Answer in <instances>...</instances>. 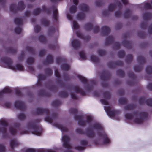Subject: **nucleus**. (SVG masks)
Segmentation results:
<instances>
[{
  "instance_id": "obj_1",
  "label": "nucleus",
  "mask_w": 152,
  "mask_h": 152,
  "mask_svg": "<svg viewBox=\"0 0 152 152\" xmlns=\"http://www.w3.org/2000/svg\"><path fill=\"white\" fill-rule=\"evenodd\" d=\"M40 120L37 119L34 121H28L27 124L28 129L32 130V133L35 135L40 136L42 133V129L39 125H37L36 123H39Z\"/></svg>"
},
{
  "instance_id": "obj_2",
  "label": "nucleus",
  "mask_w": 152,
  "mask_h": 152,
  "mask_svg": "<svg viewBox=\"0 0 152 152\" xmlns=\"http://www.w3.org/2000/svg\"><path fill=\"white\" fill-rule=\"evenodd\" d=\"M92 128L101 131L98 132L97 134L101 138L103 139V143L104 144H109L110 143V139L108 137L106 133L103 131V127L100 124L95 123L92 126Z\"/></svg>"
},
{
  "instance_id": "obj_3",
  "label": "nucleus",
  "mask_w": 152,
  "mask_h": 152,
  "mask_svg": "<svg viewBox=\"0 0 152 152\" xmlns=\"http://www.w3.org/2000/svg\"><path fill=\"white\" fill-rule=\"evenodd\" d=\"M1 61L5 64L9 68L12 70H17L23 71V66L21 64H17L15 65V66L12 65L13 61L9 58L3 57L1 59Z\"/></svg>"
},
{
  "instance_id": "obj_4",
  "label": "nucleus",
  "mask_w": 152,
  "mask_h": 152,
  "mask_svg": "<svg viewBox=\"0 0 152 152\" xmlns=\"http://www.w3.org/2000/svg\"><path fill=\"white\" fill-rule=\"evenodd\" d=\"M25 5L23 1H20L18 3V6H17L15 4H12L10 6V11L16 13L18 11H21L24 10Z\"/></svg>"
},
{
  "instance_id": "obj_5",
  "label": "nucleus",
  "mask_w": 152,
  "mask_h": 152,
  "mask_svg": "<svg viewBox=\"0 0 152 152\" xmlns=\"http://www.w3.org/2000/svg\"><path fill=\"white\" fill-rule=\"evenodd\" d=\"M111 77V74L108 71H104L100 76V78L103 80L101 83L102 86L104 88H106L108 86V83L104 82L109 80Z\"/></svg>"
},
{
  "instance_id": "obj_6",
  "label": "nucleus",
  "mask_w": 152,
  "mask_h": 152,
  "mask_svg": "<svg viewBox=\"0 0 152 152\" xmlns=\"http://www.w3.org/2000/svg\"><path fill=\"white\" fill-rule=\"evenodd\" d=\"M76 132L79 134H86V136L89 138H91L95 135L94 132L90 128H88L86 129V132H85L80 128H77L76 129Z\"/></svg>"
},
{
  "instance_id": "obj_7",
  "label": "nucleus",
  "mask_w": 152,
  "mask_h": 152,
  "mask_svg": "<svg viewBox=\"0 0 152 152\" xmlns=\"http://www.w3.org/2000/svg\"><path fill=\"white\" fill-rule=\"evenodd\" d=\"M140 118H136L134 120V122L136 124H140L143 122V120L147 118L148 114L145 112H141L139 113Z\"/></svg>"
},
{
  "instance_id": "obj_8",
  "label": "nucleus",
  "mask_w": 152,
  "mask_h": 152,
  "mask_svg": "<svg viewBox=\"0 0 152 152\" xmlns=\"http://www.w3.org/2000/svg\"><path fill=\"white\" fill-rule=\"evenodd\" d=\"M50 111L48 108L38 107L36 108L35 113L37 115H42L45 114L48 115L50 113Z\"/></svg>"
},
{
  "instance_id": "obj_9",
  "label": "nucleus",
  "mask_w": 152,
  "mask_h": 152,
  "mask_svg": "<svg viewBox=\"0 0 152 152\" xmlns=\"http://www.w3.org/2000/svg\"><path fill=\"white\" fill-rule=\"evenodd\" d=\"M123 65V62L121 61H117L115 62L110 61L108 64V67L110 68L113 69L115 68L117 66H121Z\"/></svg>"
},
{
  "instance_id": "obj_10",
  "label": "nucleus",
  "mask_w": 152,
  "mask_h": 152,
  "mask_svg": "<svg viewBox=\"0 0 152 152\" xmlns=\"http://www.w3.org/2000/svg\"><path fill=\"white\" fill-rule=\"evenodd\" d=\"M14 106L16 109L21 110H24L26 109V106L24 103L21 101H15Z\"/></svg>"
},
{
  "instance_id": "obj_11",
  "label": "nucleus",
  "mask_w": 152,
  "mask_h": 152,
  "mask_svg": "<svg viewBox=\"0 0 152 152\" xmlns=\"http://www.w3.org/2000/svg\"><path fill=\"white\" fill-rule=\"evenodd\" d=\"M62 139L63 142V146L67 149H71V147L69 143L70 140L69 137L64 135L62 137Z\"/></svg>"
},
{
  "instance_id": "obj_12",
  "label": "nucleus",
  "mask_w": 152,
  "mask_h": 152,
  "mask_svg": "<svg viewBox=\"0 0 152 152\" xmlns=\"http://www.w3.org/2000/svg\"><path fill=\"white\" fill-rule=\"evenodd\" d=\"M74 118L75 120H78V124L81 126H84L86 125L85 121L83 119V117L82 115H78L75 114L74 116Z\"/></svg>"
},
{
  "instance_id": "obj_13",
  "label": "nucleus",
  "mask_w": 152,
  "mask_h": 152,
  "mask_svg": "<svg viewBox=\"0 0 152 152\" xmlns=\"http://www.w3.org/2000/svg\"><path fill=\"white\" fill-rule=\"evenodd\" d=\"M104 108L107 115L111 117L115 116L116 113V110H111L110 107H109L104 106Z\"/></svg>"
},
{
  "instance_id": "obj_14",
  "label": "nucleus",
  "mask_w": 152,
  "mask_h": 152,
  "mask_svg": "<svg viewBox=\"0 0 152 152\" xmlns=\"http://www.w3.org/2000/svg\"><path fill=\"white\" fill-rule=\"evenodd\" d=\"M101 34L103 36H106L108 35L111 31L110 28L106 26H103L101 28Z\"/></svg>"
},
{
  "instance_id": "obj_15",
  "label": "nucleus",
  "mask_w": 152,
  "mask_h": 152,
  "mask_svg": "<svg viewBox=\"0 0 152 152\" xmlns=\"http://www.w3.org/2000/svg\"><path fill=\"white\" fill-rule=\"evenodd\" d=\"M53 58L52 55L51 54H49L47 55L46 59L43 62L44 65L50 64L53 63Z\"/></svg>"
},
{
  "instance_id": "obj_16",
  "label": "nucleus",
  "mask_w": 152,
  "mask_h": 152,
  "mask_svg": "<svg viewBox=\"0 0 152 152\" xmlns=\"http://www.w3.org/2000/svg\"><path fill=\"white\" fill-rule=\"evenodd\" d=\"M72 46L75 50H77L81 46L80 41L77 39L73 40L71 42Z\"/></svg>"
},
{
  "instance_id": "obj_17",
  "label": "nucleus",
  "mask_w": 152,
  "mask_h": 152,
  "mask_svg": "<svg viewBox=\"0 0 152 152\" xmlns=\"http://www.w3.org/2000/svg\"><path fill=\"white\" fill-rule=\"evenodd\" d=\"M73 90L77 93H80L82 96H85L86 95V92L78 86H74L73 87Z\"/></svg>"
},
{
  "instance_id": "obj_18",
  "label": "nucleus",
  "mask_w": 152,
  "mask_h": 152,
  "mask_svg": "<svg viewBox=\"0 0 152 152\" xmlns=\"http://www.w3.org/2000/svg\"><path fill=\"white\" fill-rule=\"evenodd\" d=\"M123 46L128 49H131L132 47V43L131 41H127L126 39L124 40L122 42Z\"/></svg>"
},
{
  "instance_id": "obj_19",
  "label": "nucleus",
  "mask_w": 152,
  "mask_h": 152,
  "mask_svg": "<svg viewBox=\"0 0 152 152\" xmlns=\"http://www.w3.org/2000/svg\"><path fill=\"white\" fill-rule=\"evenodd\" d=\"M38 95L39 96H45L47 97H50L51 96L50 93L46 92L43 90L40 91L38 93Z\"/></svg>"
},
{
  "instance_id": "obj_20",
  "label": "nucleus",
  "mask_w": 152,
  "mask_h": 152,
  "mask_svg": "<svg viewBox=\"0 0 152 152\" xmlns=\"http://www.w3.org/2000/svg\"><path fill=\"white\" fill-rule=\"evenodd\" d=\"M53 124L54 126L60 129L61 131L62 132H67L68 131V129L66 127L63 126L60 124L56 123H53Z\"/></svg>"
},
{
  "instance_id": "obj_21",
  "label": "nucleus",
  "mask_w": 152,
  "mask_h": 152,
  "mask_svg": "<svg viewBox=\"0 0 152 152\" xmlns=\"http://www.w3.org/2000/svg\"><path fill=\"white\" fill-rule=\"evenodd\" d=\"M80 10L83 12H87L89 10L88 6L85 4H81L79 5Z\"/></svg>"
},
{
  "instance_id": "obj_22",
  "label": "nucleus",
  "mask_w": 152,
  "mask_h": 152,
  "mask_svg": "<svg viewBox=\"0 0 152 152\" xmlns=\"http://www.w3.org/2000/svg\"><path fill=\"white\" fill-rule=\"evenodd\" d=\"M114 38L112 36H110L107 37L105 42L106 45H108L111 44L114 41Z\"/></svg>"
},
{
  "instance_id": "obj_23",
  "label": "nucleus",
  "mask_w": 152,
  "mask_h": 152,
  "mask_svg": "<svg viewBox=\"0 0 152 152\" xmlns=\"http://www.w3.org/2000/svg\"><path fill=\"white\" fill-rule=\"evenodd\" d=\"M142 17L144 20H147L152 18V15L150 12H145L143 14Z\"/></svg>"
},
{
  "instance_id": "obj_24",
  "label": "nucleus",
  "mask_w": 152,
  "mask_h": 152,
  "mask_svg": "<svg viewBox=\"0 0 152 152\" xmlns=\"http://www.w3.org/2000/svg\"><path fill=\"white\" fill-rule=\"evenodd\" d=\"M18 143L15 139H12L11 140L10 146L12 149H13L15 147L18 146Z\"/></svg>"
},
{
  "instance_id": "obj_25",
  "label": "nucleus",
  "mask_w": 152,
  "mask_h": 152,
  "mask_svg": "<svg viewBox=\"0 0 152 152\" xmlns=\"http://www.w3.org/2000/svg\"><path fill=\"white\" fill-rule=\"evenodd\" d=\"M51 9L54 10L53 11V18L55 20H57L58 15V12L57 7L53 6Z\"/></svg>"
},
{
  "instance_id": "obj_26",
  "label": "nucleus",
  "mask_w": 152,
  "mask_h": 152,
  "mask_svg": "<svg viewBox=\"0 0 152 152\" xmlns=\"http://www.w3.org/2000/svg\"><path fill=\"white\" fill-rule=\"evenodd\" d=\"M137 61L140 64H145L146 62L145 58L141 56H139L137 57Z\"/></svg>"
},
{
  "instance_id": "obj_27",
  "label": "nucleus",
  "mask_w": 152,
  "mask_h": 152,
  "mask_svg": "<svg viewBox=\"0 0 152 152\" xmlns=\"http://www.w3.org/2000/svg\"><path fill=\"white\" fill-rule=\"evenodd\" d=\"M132 14V12L129 9L126 10L124 14V17L125 19L129 18Z\"/></svg>"
},
{
  "instance_id": "obj_28",
  "label": "nucleus",
  "mask_w": 152,
  "mask_h": 152,
  "mask_svg": "<svg viewBox=\"0 0 152 152\" xmlns=\"http://www.w3.org/2000/svg\"><path fill=\"white\" fill-rule=\"evenodd\" d=\"M84 27L86 30L89 31L93 28V25L91 23H87L85 25Z\"/></svg>"
},
{
  "instance_id": "obj_29",
  "label": "nucleus",
  "mask_w": 152,
  "mask_h": 152,
  "mask_svg": "<svg viewBox=\"0 0 152 152\" xmlns=\"http://www.w3.org/2000/svg\"><path fill=\"white\" fill-rule=\"evenodd\" d=\"M17 50V49L16 48H13L11 47H10L7 49L6 51L7 53L13 54L16 53Z\"/></svg>"
},
{
  "instance_id": "obj_30",
  "label": "nucleus",
  "mask_w": 152,
  "mask_h": 152,
  "mask_svg": "<svg viewBox=\"0 0 152 152\" xmlns=\"http://www.w3.org/2000/svg\"><path fill=\"white\" fill-rule=\"evenodd\" d=\"M77 17L78 20H83L85 17V14L82 12H79L77 14Z\"/></svg>"
},
{
  "instance_id": "obj_31",
  "label": "nucleus",
  "mask_w": 152,
  "mask_h": 152,
  "mask_svg": "<svg viewBox=\"0 0 152 152\" xmlns=\"http://www.w3.org/2000/svg\"><path fill=\"white\" fill-rule=\"evenodd\" d=\"M136 106L133 104H130L124 107V108L128 110H133L136 108Z\"/></svg>"
},
{
  "instance_id": "obj_32",
  "label": "nucleus",
  "mask_w": 152,
  "mask_h": 152,
  "mask_svg": "<svg viewBox=\"0 0 152 152\" xmlns=\"http://www.w3.org/2000/svg\"><path fill=\"white\" fill-rule=\"evenodd\" d=\"M41 22L42 24L46 27L48 26L50 24L49 21L45 18H42Z\"/></svg>"
},
{
  "instance_id": "obj_33",
  "label": "nucleus",
  "mask_w": 152,
  "mask_h": 152,
  "mask_svg": "<svg viewBox=\"0 0 152 152\" xmlns=\"http://www.w3.org/2000/svg\"><path fill=\"white\" fill-rule=\"evenodd\" d=\"M61 103V102L59 100H56L53 101L51 103L53 106L54 107H58L60 105Z\"/></svg>"
},
{
  "instance_id": "obj_34",
  "label": "nucleus",
  "mask_w": 152,
  "mask_h": 152,
  "mask_svg": "<svg viewBox=\"0 0 152 152\" xmlns=\"http://www.w3.org/2000/svg\"><path fill=\"white\" fill-rule=\"evenodd\" d=\"M119 103L121 104H125L127 103L128 100L125 98H121L118 99Z\"/></svg>"
},
{
  "instance_id": "obj_35",
  "label": "nucleus",
  "mask_w": 152,
  "mask_h": 152,
  "mask_svg": "<svg viewBox=\"0 0 152 152\" xmlns=\"http://www.w3.org/2000/svg\"><path fill=\"white\" fill-rule=\"evenodd\" d=\"M77 77L83 84H85L87 82V80L85 77L80 75H77Z\"/></svg>"
},
{
  "instance_id": "obj_36",
  "label": "nucleus",
  "mask_w": 152,
  "mask_h": 152,
  "mask_svg": "<svg viewBox=\"0 0 152 152\" xmlns=\"http://www.w3.org/2000/svg\"><path fill=\"white\" fill-rule=\"evenodd\" d=\"M59 96L63 98H66L68 97V94L65 91H61L58 93Z\"/></svg>"
},
{
  "instance_id": "obj_37",
  "label": "nucleus",
  "mask_w": 152,
  "mask_h": 152,
  "mask_svg": "<svg viewBox=\"0 0 152 152\" xmlns=\"http://www.w3.org/2000/svg\"><path fill=\"white\" fill-rule=\"evenodd\" d=\"M103 96L104 98L107 99H109L111 98V94L109 91L104 92L103 93Z\"/></svg>"
},
{
  "instance_id": "obj_38",
  "label": "nucleus",
  "mask_w": 152,
  "mask_h": 152,
  "mask_svg": "<svg viewBox=\"0 0 152 152\" xmlns=\"http://www.w3.org/2000/svg\"><path fill=\"white\" fill-rule=\"evenodd\" d=\"M133 59V56L131 54L128 55L126 58V61L127 63H130Z\"/></svg>"
},
{
  "instance_id": "obj_39",
  "label": "nucleus",
  "mask_w": 152,
  "mask_h": 152,
  "mask_svg": "<svg viewBox=\"0 0 152 152\" xmlns=\"http://www.w3.org/2000/svg\"><path fill=\"white\" fill-rule=\"evenodd\" d=\"M116 7L115 4H110L108 7V11L109 12L113 11L114 10Z\"/></svg>"
},
{
  "instance_id": "obj_40",
  "label": "nucleus",
  "mask_w": 152,
  "mask_h": 152,
  "mask_svg": "<svg viewBox=\"0 0 152 152\" xmlns=\"http://www.w3.org/2000/svg\"><path fill=\"white\" fill-rule=\"evenodd\" d=\"M41 10L40 8H37L34 9L33 12V14L37 16L39 15L41 12Z\"/></svg>"
},
{
  "instance_id": "obj_41",
  "label": "nucleus",
  "mask_w": 152,
  "mask_h": 152,
  "mask_svg": "<svg viewBox=\"0 0 152 152\" xmlns=\"http://www.w3.org/2000/svg\"><path fill=\"white\" fill-rule=\"evenodd\" d=\"M77 10V6L73 5L71 6L69 9V11L71 13H75L76 12Z\"/></svg>"
},
{
  "instance_id": "obj_42",
  "label": "nucleus",
  "mask_w": 152,
  "mask_h": 152,
  "mask_svg": "<svg viewBox=\"0 0 152 152\" xmlns=\"http://www.w3.org/2000/svg\"><path fill=\"white\" fill-rule=\"evenodd\" d=\"M44 71L46 74L48 76H51L53 73V70L49 68L45 69Z\"/></svg>"
},
{
  "instance_id": "obj_43",
  "label": "nucleus",
  "mask_w": 152,
  "mask_h": 152,
  "mask_svg": "<svg viewBox=\"0 0 152 152\" xmlns=\"http://www.w3.org/2000/svg\"><path fill=\"white\" fill-rule=\"evenodd\" d=\"M61 69L63 70L67 71L69 69V66L67 64H63L61 66Z\"/></svg>"
},
{
  "instance_id": "obj_44",
  "label": "nucleus",
  "mask_w": 152,
  "mask_h": 152,
  "mask_svg": "<svg viewBox=\"0 0 152 152\" xmlns=\"http://www.w3.org/2000/svg\"><path fill=\"white\" fill-rule=\"evenodd\" d=\"M90 58L91 60L94 63L98 62L99 61V58L94 55L91 56H90Z\"/></svg>"
},
{
  "instance_id": "obj_45",
  "label": "nucleus",
  "mask_w": 152,
  "mask_h": 152,
  "mask_svg": "<svg viewBox=\"0 0 152 152\" xmlns=\"http://www.w3.org/2000/svg\"><path fill=\"white\" fill-rule=\"evenodd\" d=\"M14 22L16 24L18 25H21L23 24L22 20L21 19L16 18L14 20Z\"/></svg>"
},
{
  "instance_id": "obj_46",
  "label": "nucleus",
  "mask_w": 152,
  "mask_h": 152,
  "mask_svg": "<svg viewBox=\"0 0 152 152\" xmlns=\"http://www.w3.org/2000/svg\"><path fill=\"white\" fill-rule=\"evenodd\" d=\"M38 39L39 41L42 43H45L47 42V40L43 35H40Z\"/></svg>"
},
{
  "instance_id": "obj_47",
  "label": "nucleus",
  "mask_w": 152,
  "mask_h": 152,
  "mask_svg": "<svg viewBox=\"0 0 152 152\" xmlns=\"http://www.w3.org/2000/svg\"><path fill=\"white\" fill-rule=\"evenodd\" d=\"M34 58L31 57H28L26 61L27 63L29 65H31L34 62Z\"/></svg>"
},
{
  "instance_id": "obj_48",
  "label": "nucleus",
  "mask_w": 152,
  "mask_h": 152,
  "mask_svg": "<svg viewBox=\"0 0 152 152\" xmlns=\"http://www.w3.org/2000/svg\"><path fill=\"white\" fill-rule=\"evenodd\" d=\"M17 118L19 120L23 121L26 119V116L24 113H21L18 115Z\"/></svg>"
},
{
  "instance_id": "obj_49",
  "label": "nucleus",
  "mask_w": 152,
  "mask_h": 152,
  "mask_svg": "<svg viewBox=\"0 0 152 152\" xmlns=\"http://www.w3.org/2000/svg\"><path fill=\"white\" fill-rule=\"evenodd\" d=\"M117 74L118 76L122 77H124L125 75L124 72L121 69L118 70L117 71Z\"/></svg>"
},
{
  "instance_id": "obj_50",
  "label": "nucleus",
  "mask_w": 152,
  "mask_h": 152,
  "mask_svg": "<svg viewBox=\"0 0 152 152\" xmlns=\"http://www.w3.org/2000/svg\"><path fill=\"white\" fill-rule=\"evenodd\" d=\"M2 92L4 94H10L12 92L11 90L9 88L5 87L2 91Z\"/></svg>"
},
{
  "instance_id": "obj_51",
  "label": "nucleus",
  "mask_w": 152,
  "mask_h": 152,
  "mask_svg": "<svg viewBox=\"0 0 152 152\" xmlns=\"http://www.w3.org/2000/svg\"><path fill=\"white\" fill-rule=\"evenodd\" d=\"M143 68V66L142 65H136L134 68V70L136 72H140L141 71Z\"/></svg>"
},
{
  "instance_id": "obj_52",
  "label": "nucleus",
  "mask_w": 152,
  "mask_h": 152,
  "mask_svg": "<svg viewBox=\"0 0 152 152\" xmlns=\"http://www.w3.org/2000/svg\"><path fill=\"white\" fill-rule=\"evenodd\" d=\"M66 61V59L64 58L61 57H58L56 59V63L57 64H59L62 62Z\"/></svg>"
},
{
  "instance_id": "obj_53",
  "label": "nucleus",
  "mask_w": 152,
  "mask_h": 152,
  "mask_svg": "<svg viewBox=\"0 0 152 152\" xmlns=\"http://www.w3.org/2000/svg\"><path fill=\"white\" fill-rule=\"evenodd\" d=\"M129 77L132 79H135L136 78V75L132 71L129 72L128 73Z\"/></svg>"
},
{
  "instance_id": "obj_54",
  "label": "nucleus",
  "mask_w": 152,
  "mask_h": 152,
  "mask_svg": "<svg viewBox=\"0 0 152 152\" xmlns=\"http://www.w3.org/2000/svg\"><path fill=\"white\" fill-rule=\"evenodd\" d=\"M125 55V53L123 50L119 51L118 53V55L119 58H123Z\"/></svg>"
},
{
  "instance_id": "obj_55",
  "label": "nucleus",
  "mask_w": 152,
  "mask_h": 152,
  "mask_svg": "<svg viewBox=\"0 0 152 152\" xmlns=\"http://www.w3.org/2000/svg\"><path fill=\"white\" fill-rule=\"evenodd\" d=\"M26 49L27 51L31 53L34 54L35 53V51L34 48H33L29 46H28L26 48Z\"/></svg>"
},
{
  "instance_id": "obj_56",
  "label": "nucleus",
  "mask_w": 152,
  "mask_h": 152,
  "mask_svg": "<svg viewBox=\"0 0 152 152\" xmlns=\"http://www.w3.org/2000/svg\"><path fill=\"white\" fill-rule=\"evenodd\" d=\"M147 73L150 74L152 73V66L150 65L148 66L146 69Z\"/></svg>"
},
{
  "instance_id": "obj_57",
  "label": "nucleus",
  "mask_w": 152,
  "mask_h": 152,
  "mask_svg": "<svg viewBox=\"0 0 152 152\" xmlns=\"http://www.w3.org/2000/svg\"><path fill=\"white\" fill-rule=\"evenodd\" d=\"M138 34V36L141 38H144L146 36V33L143 31H139Z\"/></svg>"
},
{
  "instance_id": "obj_58",
  "label": "nucleus",
  "mask_w": 152,
  "mask_h": 152,
  "mask_svg": "<svg viewBox=\"0 0 152 152\" xmlns=\"http://www.w3.org/2000/svg\"><path fill=\"white\" fill-rule=\"evenodd\" d=\"M125 118L128 120H131L133 118V115L132 113H127L125 114Z\"/></svg>"
},
{
  "instance_id": "obj_59",
  "label": "nucleus",
  "mask_w": 152,
  "mask_h": 152,
  "mask_svg": "<svg viewBox=\"0 0 152 152\" xmlns=\"http://www.w3.org/2000/svg\"><path fill=\"white\" fill-rule=\"evenodd\" d=\"M42 10L43 11L45 12L48 14H50L51 12V10L50 9H47L46 7L44 5L42 6Z\"/></svg>"
},
{
  "instance_id": "obj_60",
  "label": "nucleus",
  "mask_w": 152,
  "mask_h": 152,
  "mask_svg": "<svg viewBox=\"0 0 152 152\" xmlns=\"http://www.w3.org/2000/svg\"><path fill=\"white\" fill-rule=\"evenodd\" d=\"M146 104L149 106H152V98H149L145 100Z\"/></svg>"
},
{
  "instance_id": "obj_61",
  "label": "nucleus",
  "mask_w": 152,
  "mask_h": 152,
  "mask_svg": "<svg viewBox=\"0 0 152 152\" xmlns=\"http://www.w3.org/2000/svg\"><path fill=\"white\" fill-rule=\"evenodd\" d=\"M0 124L4 127H7L8 125V123L6 120L3 119L0 120Z\"/></svg>"
},
{
  "instance_id": "obj_62",
  "label": "nucleus",
  "mask_w": 152,
  "mask_h": 152,
  "mask_svg": "<svg viewBox=\"0 0 152 152\" xmlns=\"http://www.w3.org/2000/svg\"><path fill=\"white\" fill-rule=\"evenodd\" d=\"M95 3L96 6L98 7H101L103 4V1L101 0H97Z\"/></svg>"
},
{
  "instance_id": "obj_63",
  "label": "nucleus",
  "mask_w": 152,
  "mask_h": 152,
  "mask_svg": "<svg viewBox=\"0 0 152 152\" xmlns=\"http://www.w3.org/2000/svg\"><path fill=\"white\" fill-rule=\"evenodd\" d=\"M147 22H143L140 24V28L143 29H145L147 26Z\"/></svg>"
},
{
  "instance_id": "obj_64",
  "label": "nucleus",
  "mask_w": 152,
  "mask_h": 152,
  "mask_svg": "<svg viewBox=\"0 0 152 152\" xmlns=\"http://www.w3.org/2000/svg\"><path fill=\"white\" fill-rule=\"evenodd\" d=\"M144 8L146 9L150 10L152 9V6L151 4L148 3H146L144 4Z\"/></svg>"
}]
</instances>
